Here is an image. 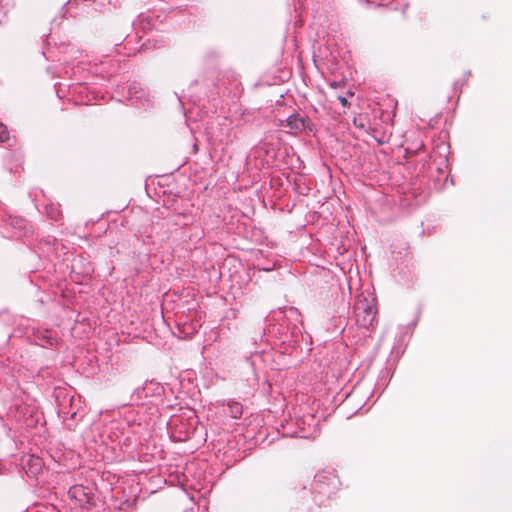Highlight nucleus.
<instances>
[{
  "instance_id": "nucleus-8",
  "label": "nucleus",
  "mask_w": 512,
  "mask_h": 512,
  "mask_svg": "<svg viewBox=\"0 0 512 512\" xmlns=\"http://www.w3.org/2000/svg\"><path fill=\"white\" fill-rule=\"evenodd\" d=\"M38 512H57L55 511L54 509H45V510H42V511H38Z\"/></svg>"
},
{
  "instance_id": "nucleus-4",
  "label": "nucleus",
  "mask_w": 512,
  "mask_h": 512,
  "mask_svg": "<svg viewBox=\"0 0 512 512\" xmlns=\"http://www.w3.org/2000/svg\"><path fill=\"white\" fill-rule=\"evenodd\" d=\"M353 124L356 128L365 129L366 128V118L362 115L354 117Z\"/></svg>"
},
{
  "instance_id": "nucleus-1",
  "label": "nucleus",
  "mask_w": 512,
  "mask_h": 512,
  "mask_svg": "<svg viewBox=\"0 0 512 512\" xmlns=\"http://www.w3.org/2000/svg\"><path fill=\"white\" fill-rule=\"evenodd\" d=\"M356 322L365 328H369L376 317L375 309L366 300H359L354 307Z\"/></svg>"
},
{
  "instance_id": "nucleus-2",
  "label": "nucleus",
  "mask_w": 512,
  "mask_h": 512,
  "mask_svg": "<svg viewBox=\"0 0 512 512\" xmlns=\"http://www.w3.org/2000/svg\"><path fill=\"white\" fill-rule=\"evenodd\" d=\"M68 495L70 499L74 501L75 506L85 507L86 504L90 503V493L82 485H75L71 487Z\"/></svg>"
},
{
  "instance_id": "nucleus-6",
  "label": "nucleus",
  "mask_w": 512,
  "mask_h": 512,
  "mask_svg": "<svg viewBox=\"0 0 512 512\" xmlns=\"http://www.w3.org/2000/svg\"><path fill=\"white\" fill-rule=\"evenodd\" d=\"M338 99H339L340 103L342 104V106L346 107L349 105L347 98L339 96Z\"/></svg>"
},
{
  "instance_id": "nucleus-5",
  "label": "nucleus",
  "mask_w": 512,
  "mask_h": 512,
  "mask_svg": "<svg viewBox=\"0 0 512 512\" xmlns=\"http://www.w3.org/2000/svg\"><path fill=\"white\" fill-rule=\"evenodd\" d=\"M9 140V131L7 126L3 123H0V143L6 142Z\"/></svg>"
},
{
  "instance_id": "nucleus-9",
  "label": "nucleus",
  "mask_w": 512,
  "mask_h": 512,
  "mask_svg": "<svg viewBox=\"0 0 512 512\" xmlns=\"http://www.w3.org/2000/svg\"><path fill=\"white\" fill-rule=\"evenodd\" d=\"M34 465H35V466L40 467V461H39V459H35V464H34Z\"/></svg>"
},
{
  "instance_id": "nucleus-3",
  "label": "nucleus",
  "mask_w": 512,
  "mask_h": 512,
  "mask_svg": "<svg viewBox=\"0 0 512 512\" xmlns=\"http://www.w3.org/2000/svg\"><path fill=\"white\" fill-rule=\"evenodd\" d=\"M309 121L299 115H292L286 120V127L289 128L291 133H298L306 129Z\"/></svg>"
},
{
  "instance_id": "nucleus-7",
  "label": "nucleus",
  "mask_w": 512,
  "mask_h": 512,
  "mask_svg": "<svg viewBox=\"0 0 512 512\" xmlns=\"http://www.w3.org/2000/svg\"><path fill=\"white\" fill-rule=\"evenodd\" d=\"M240 410H241V407H239V406H235V407H233V408H232V411H231V412H232V414H233V416H234V417H237V414H238V413H241V411H240Z\"/></svg>"
}]
</instances>
